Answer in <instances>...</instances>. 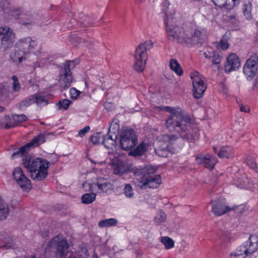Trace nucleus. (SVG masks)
Returning a JSON list of instances; mask_svg holds the SVG:
<instances>
[{
    "label": "nucleus",
    "mask_w": 258,
    "mask_h": 258,
    "mask_svg": "<svg viewBox=\"0 0 258 258\" xmlns=\"http://www.w3.org/2000/svg\"><path fill=\"white\" fill-rule=\"evenodd\" d=\"M170 67L171 70L173 71L177 76H181L183 72V70L178 62L177 60L174 58H171L170 60Z\"/></svg>",
    "instance_id": "obj_30"
},
{
    "label": "nucleus",
    "mask_w": 258,
    "mask_h": 258,
    "mask_svg": "<svg viewBox=\"0 0 258 258\" xmlns=\"http://www.w3.org/2000/svg\"><path fill=\"white\" fill-rule=\"evenodd\" d=\"M9 0H0V11H6L9 8Z\"/></svg>",
    "instance_id": "obj_50"
},
{
    "label": "nucleus",
    "mask_w": 258,
    "mask_h": 258,
    "mask_svg": "<svg viewBox=\"0 0 258 258\" xmlns=\"http://www.w3.org/2000/svg\"><path fill=\"white\" fill-rule=\"evenodd\" d=\"M162 243L164 245L166 249H170L174 245L173 240L168 237H163L161 239Z\"/></svg>",
    "instance_id": "obj_42"
},
{
    "label": "nucleus",
    "mask_w": 258,
    "mask_h": 258,
    "mask_svg": "<svg viewBox=\"0 0 258 258\" xmlns=\"http://www.w3.org/2000/svg\"><path fill=\"white\" fill-rule=\"evenodd\" d=\"M138 143V137L134 130L126 128L122 130L119 136V146L121 149L124 151L132 150Z\"/></svg>",
    "instance_id": "obj_6"
},
{
    "label": "nucleus",
    "mask_w": 258,
    "mask_h": 258,
    "mask_svg": "<svg viewBox=\"0 0 258 258\" xmlns=\"http://www.w3.org/2000/svg\"><path fill=\"white\" fill-rule=\"evenodd\" d=\"M94 184L98 187L99 192H106L110 189L109 184L107 180L103 178H100L96 182L94 183Z\"/></svg>",
    "instance_id": "obj_31"
},
{
    "label": "nucleus",
    "mask_w": 258,
    "mask_h": 258,
    "mask_svg": "<svg viewBox=\"0 0 258 258\" xmlns=\"http://www.w3.org/2000/svg\"><path fill=\"white\" fill-rule=\"evenodd\" d=\"M26 55L27 54L25 53L16 47L15 52L11 54V58L13 62L20 63L26 59Z\"/></svg>",
    "instance_id": "obj_25"
},
{
    "label": "nucleus",
    "mask_w": 258,
    "mask_h": 258,
    "mask_svg": "<svg viewBox=\"0 0 258 258\" xmlns=\"http://www.w3.org/2000/svg\"><path fill=\"white\" fill-rule=\"evenodd\" d=\"M13 177L18 184L24 191H27L31 189L32 185L31 181L24 174L21 167H17L14 168L13 172Z\"/></svg>",
    "instance_id": "obj_10"
},
{
    "label": "nucleus",
    "mask_w": 258,
    "mask_h": 258,
    "mask_svg": "<svg viewBox=\"0 0 258 258\" xmlns=\"http://www.w3.org/2000/svg\"><path fill=\"white\" fill-rule=\"evenodd\" d=\"M251 5L250 4H245L244 5L243 13L247 19H251Z\"/></svg>",
    "instance_id": "obj_45"
},
{
    "label": "nucleus",
    "mask_w": 258,
    "mask_h": 258,
    "mask_svg": "<svg viewBox=\"0 0 258 258\" xmlns=\"http://www.w3.org/2000/svg\"><path fill=\"white\" fill-rule=\"evenodd\" d=\"M234 151L231 147H222L218 153V156L220 158H229L233 156Z\"/></svg>",
    "instance_id": "obj_27"
},
{
    "label": "nucleus",
    "mask_w": 258,
    "mask_h": 258,
    "mask_svg": "<svg viewBox=\"0 0 258 258\" xmlns=\"http://www.w3.org/2000/svg\"><path fill=\"white\" fill-rule=\"evenodd\" d=\"M117 223V221L113 218H110L101 220L98 223V226L100 227H110L116 225Z\"/></svg>",
    "instance_id": "obj_32"
},
{
    "label": "nucleus",
    "mask_w": 258,
    "mask_h": 258,
    "mask_svg": "<svg viewBox=\"0 0 258 258\" xmlns=\"http://www.w3.org/2000/svg\"><path fill=\"white\" fill-rule=\"evenodd\" d=\"M240 66V60L238 56L234 53L229 55L226 59L224 66L225 72L229 74L232 71L236 70Z\"/></svg>",
    "instance_id": "obj_18"
},
{
    "label": "nucleus",
    "mask_w": 258,
    "mask_h": 258,
    "mask_svg": "<svg viewBox=\"0 0 258 258\" xmlns=\"http://www.w3.org/2000/svg\"><path fill=\"white\" fill-rule=\"evenodd\" d=\"M71 62L70 60L66 61L59 74L60 79V85L63 90L70 88L73 81V77L69 64V63Z\"/></svg>",
    "instance_id": "obj_13"
},
{
    "label": "nucleus",
    "mask_w": 258,
    "mask_h": 258,
    "mask_svg": "<svg viewBox=\"0 0 258 258\" xmlns=\"http://www.w3.org/2000/svg\"><path fill=\"white\" fill-rule=\"evenodd\" d=\"M153 45V42L148 40L141 43L137 47L134 55L135 63L134 67L137 72H142L144 70L148 59L147 51L152 48Z\"/></svg>",
    "instance_id": "obj_5"
},
{
    "label": "nucleus",
    "mask_w": 258,
    "mask_h": 258,
    "mask_svg": "<svg viewBox=\"0 0 258 258\" xmlns=\"http://www.w3.org/2000/svg\"><path fill=\"white\" fill-rule=\"evenodd\" d=\"M9 241V237L6 236V233L4 232L0 233V248L8 249L11 245L8 241Z\"/></svg>",
    "instance_id": "obj_35"
},
{
    "label": "nucleus",
    "mask_w": 258,
    "mask_h": 258,
    "mask_svg": "<svg viewBox=\"0 0 258 258\" xmlns=\"http://www.w3.org/2000/svg\"><path fill=\"white\" fill-rule=\"evenodd\" d=\"M230 33L226 32L222 36L219 42H215L216 47L218 49H222V50H226L228 48L229 45L228 43V40L230 39Z\"/></svg>",
    "instance_id": "obj_26"
},
{
    "label": "nucleus",
    "mask_w": 258,
    "mask_h": 258,
    "mask_svg": "<svg viewBox=\"0 0 258 258\" xmlns=\"http://www.w3.org/2000/svg\"><path fill=\"white\" fill-rule=\"evenodd\" d=\"M103 135H102L101 132H98L94 134L90 137V140L94 145H98L101 141L103 142Z\"/></svg>",
    "instance_id": "obj_38"
},
{
    "label": "nucleus",
    "mask_w": 258,
    "mask_h": 258,
    "mask_svg": "<svg viewBox=\"0 0 258 258\" xmlns=\"http://www.w3.org/2000/svg\"><path fill=\"white\" fill-rule=\"evenodd\" d=\"M4 90V89L3 87L0 88V96L2 95V94L3 93Z\"/></svg>",
    "instance_id": "obj_62"
},
{
    "label": "nucleus",
    "mask_w": 258,
    "mask_h": 258,
    "mask_svg": "<svg viewBox=\"0 0 258 258\" xmlns=\"http://www.w3.org/2000/svg\"><path fill=\"white\" fill-rule=\"evenodd\" d=\"M15 36L13 30L5 27L0 28V49H8L12 45Z\"/></svg>",
    "instance_id": "obj_11"
},
{
    "label": "nucleus",
    "mask_w": 258,
    "mask_h": 258,
    "mask_svg": "<svg viewBox=\"0 0 258 258\" xmlns=\"http://www.w3.org/2000/svg\"><path fill=\"white\" fill-rule=\"evenodd\" d=\"M30 150V148H29L27 144H25V145L21 146L20 148H15L14 149L13 153L12 154V158L14 159L16 157H22L23 159L25 158L26 156H30V155H28V151Z\"/></svg>",
    "instance_id": "obj_22"
},
{
    "label": "nucleus",
    "mask_w": 258,
    "mask_h": 258,
    "mask_svg": "<svg viewBox=\"0 0 258 258\" xmlns=\"http://www.w3.org/2000/svg\"><path fill=\"white\" fill-rule=\"evenodd\" d=\"M166 219V215L162 211H160L158 212L156 216L154 217V221L157 224H160L164 222Z\"/></svg>",
    "instance_id": "obj_41"
},
{
    "label": "nucleus",
    "mask_w": 258,
    "mask_h": 258,
    "mask_svg": "<svg viewBox=\"0 0 258 258\" xmlns=\"http://www.w3.org/2000/svg\"><path fill=\"white\" fill-rule=\"evenodd\" d=\"M22 161L23 166L31 173V177L34 180H43L47 176L49 162L47 160L33 158L30 156H26Z\"/></svg>",
    "instance_id": "obj_2"
},
{
    "label": "nucleus",
    "mask_w": 258,
    "mask_h": 258,
    "mask_svg": "<svg viewBox=\"0 0 258 258\" xmlns=\"http://www.w3.org/2000/svg\"><path fill=\"white\" fill-rule=\"evenodd\" d=\"M13 120L16 122H21L28 120V117L24 114H15L13 116Z\"/></svg>",
    "instance_id": "obj_46"
},
{
    "label": "nucleus",
    "mask_w": 258,
    "mask_h": 258,
    "mask_svg": "<svg viewBox=\"0 0 258 258\" xmlns=\"http://www.w3.org/2000/svg\"><path fill=\"white\" fill-rule=\"evenodd\" d=\"M214 5L220 8L225 7L227 5L226 0H212Z\"/></svg>",
    "instance_id": "obj_52"
},
{
    "label": "nucleus",
    "mask_w": 258,
    "mask_h": 258,
    "mask_svg": "<svg viewBox=\"0 0 258 258\" xmlns=\"http://www.w3.org/2000/svg\"><path fill=\"white\" fill-rule=\"evenodd\" d=\"M152 170V172H156L157 169L154 168L151 166H148L145 167H139V168H136L134 171V174L136 176H144L147 173H149V172Z\"/></svg>",
    "instance_id": "obj_29"
},
{
    "label": "nucleus",
    "mask_w": 258,
    "mask_h": 258,
    "mask_svg": "<svg viewBox=\"0 0 258 258\" xmlns=\"http://www.w3.org/2000/svg\"><path fill=\"white\" fill-rule=\"evenodd\" d=\"M164 24L166 35L169 41L178 43H185V30L187 28L184 24L180 27L177 25L172 24L171 20L167 16L164 18Z\"/></svg>",
    "instance_id": "obj_3"
},
{
    "label": "nucleus",
    "mask_w": 258,
    "mask_h": 258,
    "mask_svg": "<svg viewBox=\"0 0 258 258\" xmlns=\"http://www.w3.org/2000/svg\"><path fill=\"white\" fill-rule=\"evenodd\" d=\"M211 59L213 65L220 64L223 59L222 53L220 51L216 50Z\"/></svg>",
    "instance_id": "obj_37"
},
{
    "label": "nucleus",
    "mask_w": 258,
    "mask_h": 258,
    "mask_svg": "<svg viewBox=\"0 0 258 258\" xmlns=\"http://www.w3.org/2000/svg\"><path fill=\"white\" fill-rule=\"evenodd\" d=\"M129 172L128 168L122 162H118L113 170V173L116 175L122 176Z\"/></svg>",
    "instance_id": "obj_28"
},
{
    "label": "nucleus",
    "mask_w": 258,
    "mask_h": 258,
    "mask_svg": "<svg viewBox=\"0 0 258 258\" xmlns=\"http://www.w3.org/2000/svg\"><path fill=\"white\" fill-rule=\"evenodd\" d=\"M258 84V80H254L253 81V87H255Z\"/></svg>",
    "instance_id": "obj_58"
},
{
    "label": "nucleus",
    "mask_w": 258,
    "mask_h": 258,
    "mask_svg": "<svg viewBox=\"0 0 258 258\" xmlns=\"http://www.w3.org/2000/svg\"><path fill=\"white\" fill-rule=\"evenodd\" d=\"M91 258H99L97 254L95 253L92 256Z\"/></svg>",
    "instance_id": "obj_61"
},
{
    "label": "nucleus",
    "mask_w": 258,
    "mask_h": 258,
    "mask_svg": "<svg viewBox=\"0 0 258 258\" xmlns=\"http://www.w3.org/2000/svg\"><path fill=\"white\" fill-rule=\"evenodd\" d=\"M148 145L143 141L136 147V148L131 150L128 154L134 157L141 156L144 155L148 150Z\"/></svg>",
    "instance_id": "obj_21"
},
{
    "label": "nucleus",
    "mask_w": 258,
    "mask_h": 258,
    "mask_svg": "<svg viewBox=\"0 0 258 258\" xmlns=\"http://www.w3.org/2000/svg\"><path fill=\"white\" fill-rule=\"evenodd\" d=\"M4 110H5V107L0 105V112H2L4 111Z\"/></svg>",
    "instance_id": "obj_63"
},
{
    "label": "nucleus",
    "mask_w": 258,
    "mask_h": 258,
    "mask_svg": "<svg viewBox=\"0 0 258 258\" xmlns=\"http://www.w3.org/2000/svg\"><path fill=\"white\" fill-rule=\"evenodd\" d=\"M155 172L151 170L149 173L141 177L138 184L140 189L156 188L159 186L162 183L161 176L155 174Z\"/></svg>",
    "instance_id": "obj_8"
},
{
    "label": "nucleus",
    "mask_w": 258,
    "mask_h": 258,
    "mask_svg": "<svg viewBox=\"0 0 258 258\" xmlns=\"http://www.w3.org/2000/svg\"><path fill=\"white\" fill-rule=\"evenodd\" d=\"M258 70V55L254 53L247 59L243 67V74L248 81H251Z\"/></svg>",
    "instance_id": "obj_9"
},
{
    "label": "nucleus",
    "mask_w": 258,
    "mask_h": 258,
    "mask_svg": "<svg viewBox=\"0 0 258 258\" xmlns=\"http://www.w3.org/2000/svg\"><path fill=\"white\" fill-rule=\"evenodd\" d=\"M70 24L77 23L81 27L86 28L94 25L93 20L88 15H84L83 14H80L79 19L76 20L75 19H71L70 20Z\"/></svg>",
    "instance_id": "obj_19"
},
{
    "label": "nucleus",
    "mask_w": 258,
    "mask_h": 258,
    "mask_svg": "<svg viewBox=\"0 0 258 258\" xmlns=\"http://www.w3.org/2000/svg\"><path fill=\"white\" fill-rule=\"evenodd\" d=\"M35 103L34 95L27 98L19 103V107L20 109H22L24 107H27Z\"/></svg>",
    "instance_id": "obj_36"
},
{
    "label": "nucleus",
    "mask_w": 258,
    "mask_h": 258,
    "mask_svg": "<svg viewBox=\"0 0 258 258\" xmlns=\"http://www.w3.org/2000/svg\"><path fill=\"white\" fill-rule=\"evenodd\" d=\"M215 51L216 50H213L212 49H211V50H206L204 53L205 57L209 59H211Z\"/></svg>",
    "instance_id": "obj_55"
},
{
    "label": "nucleus",
    "mask_w": 258,
    "mask_h": 258,
    "mask_svg": "<svg viewBox=\"0 0 258 258\" xmlns=\"http://www.w3.org/2000/svg\"><path fill=\"white\" fill-rule=\"evenodd\" d=\"M46 140V136L44 133H40L37 136L34 137L30 142L27 143L30 149L39 146L44 143Z\"/></svg>",
    "instance_id": "obj_23"
},
{
    "label": "nucleus",
    "mask_w": 258,
    "mask_h": 258,
    "mask_svg": "<svg viewBox=\"0 0 258 258\" xmlns=\"http://www.w3.org/2000/svg\"><path fill=\"white\" fill-rule=\"evenodd\" d=\"M72 101L67 99H60L56 104L59 110H67L71 105Z\"/></svg>",
    "instance_id": "obj_39"
},
{
    "label": "nucleus",
    "mask_w": 258,
    "mask_h": 258,
    "mask_svg": "<svg viewBox=\"0 0 258 258\" xmlns=\"http://www.w3.org/2000/svg\"><path fill=\"white\" fill-rule=\"evenodd\" d=\"M245 162L251 169L255 170L256 172H257V164L253 158L250 157H247Z\"/></svg>",
    "instance_id": "obj_44"
},
{
    "label": "nucleus",
    "mask_w": 258,
    "mask_h": 258,
    "mask_svg": "<svg viewBox=\"0 0 258 258\" xmlns=\"http://www.w3.org/2000/svg\"><path fill=\"white\" fill-rule=\"evenodd\" d=\"M110 133H108L107 135L104 136L103 138V142H105L106 141H108V140H110L112 143H115V140L117 139V134H113V135H110Z\"/></svg>",
    "instance_id": "obj_47"
},
{
    "label": "nucleus",
    "mask_w": 258,
    "mask_h": 258,
    "mask_svg": "<svg viewBox=\"0 0 258 258\" xmlns=\"http://www.w3.org/2000/svg\"><path fill=\"white\" fill-rule=\"evenodd\" d=\"M164 139L168 141L170 144H174V142L178 139L175 135H168L164 137Z\"/></svg>",
    "instance_id": "obj_51"
},
{
    "label": "nucleus",
    "mask_w": 258,
    "mask_h": 258,
    "mask_svg": "<svg viewBox=\"0 0 258 258\" xmlns=\"http://www.w3.org/2000/svg\"><path fill=\"white\" fill-rule=\"evenodd\" d=\"M11 15L13 17L19 20V22L24 25H31L34 19L31 13L29 11H24L22 9L12 10Z\"/></svg>",
    "instance_id": "obj_14"
},
{
    "label": "nucleus",
    "mask_w": 258,
    "mask_h": 258,
    "mask_svg": "<svg viewBox=\"0 0 258 258\" xmlns=\"http://www.w3.org/2000/svg\"><path fill=\"white\" fill-rule=\"evenodd\" d=\"M118 120L117 119H113L112 122L110 123L109 128V133H113L116 134L119 131V124L118 123Z\"/></svg>",
    "instance_id": "obj_40"
},
{
    "label": "nucleus",
    "mask_w": 258,
    "mask_h": 258,
    "mask_svg": "<svg viewBox=\"0 0 258 258\" xmlns=\"http://www.w3.org/2000/svg\"><path fill=\"white\" fill-rule=\"evenodd\" d=\"M125 196L128 198H132L134 195L133 187L130 184H126L123 188Z\"/></svg>",
    "instance_id": "obj_43"
},
{
    "label": "nucleus",
    "mask_w": 258,
    "mask_h": 258,
    "mask_svg": "<svg viewBox=\"0 0 258 258\" xmlns=\"http://www.w3.org/2000/svg\"><path fill=\"white\" fill-rule=\"evenodd\" d=\"M12 79L13 80V88L14 91H20L21 89V85L20 83L19 82L18 78L15 76H13L12 77Z\"/></svg>",
    "instance_id": "obj_48"
},
{
    "label": "nucleus",
    "mask_w": 258,
    "mask_h": 258,
    "mask_svg": "<svg viewBox=\"0 0 258 258\" xmlns=\"http://www.w3.org/2000/svg\"><path fill=\"white\" fill-rule=\"evenodd\" d=\"M258 249V237L250 235L248 240L242 243L230 255V258H245Z\"/></svg>",
    "instance_id": "obj_4"
},
{
    "label": "nucleus",
    "mask_w": 258,
    "mask_h": 258,
    "mask_svg": "<svg viewBox=\"0 0 258 258\" xmlns=\"http://www.w3.org/2000/svg\"><path fill=\"white\" fill-rule=\"evenodd\" d=\"M90 129L89 126H86L80 130L78 133V136L80 137H83L86 133H87Z\"/></svg>",
    "instance_id": "obj_54"
},
{
    "label": "nucleus",
    "mask_w": 258,
    "mask_h": 258,
    "mask_svg": "<svg viewBox=\"0 0 258 258\" xmlns=\"http://www.w3.org/2000/svg\"><path fill=\"white\" fill-rule=\"evenodd\" d=\"M195 159L199 165L210 170L213 169L217 162V158L209 154L205 155L203 154H199L196 156Z\"/></svg>",
    "instance_id": "obj_15"
},
{
    "label": "nucleus",
    "mask_w": 258,
    "mask_h": 258,
    "mask_svg": "<svg viewBox=\"0 0 258 258\" xmlns=\"http://www.w3.org/2000/svg\"><path fill=\"white\" fill-rule=\"evenodd\" d=\"M10 213L9 206L0 196V221H3L8 217Z\"/></svg>",
    "instance_id": "obj_24"
},
{
    "label": "nucleus",
    "mask_w": 258,
    "mask_h": 258,
    "mask_svg": "<svg viewBox=\"0 0 258 258\" xmlns=\"http://www.w3.org/2000/svg\"><path fill=\"white\" fill-rule=\"evenodd\" d=\"M35 103H36L38 105H41L43 103L47 104L48 101L45 99L43 96H34Z\"/></svg>",
    "instance_id": "obj_49"
},
{
    "label": "nucleus",
    "mask_w": 258,
    "mask_h": 258,
    "mask_svg": "<svg viewBox=\"0 0 258 258\" xmlns=\"http://www.w3.org/2000/svg\"><path fill=\"white\" fill-rule=\"evenodd\" d=\"M213 151H214V152L215 154H218V150H217V147H215V146H213Z\"/></svg>",
    "instance_id": "obj_59"
},
{
    "label": "nucleus",
    "mask_w": 258,
    "mask_h": 258,
    "mask_svg": "<svg viewBox=\"0 0 258 258\" xmlns=\"http://www.w3.org/2000/svg\"><path fill=\"white\" fill-rule=\"evenodd\" d=\"M240 110L241 111L244 112H248L250 110V108L247 105H244L243 104H241L240 106Z\"/></svg>",
    "instance_id": "obj_57"
},
{
    "label": "nucleus",
    "mask_w": 258,
    "mask_h": 258,
    "mask_svg": "<svg viewBox=\"0 0 258 258\" xmlns=\"http://www.w3.org/2000/svg\"><path fill=\"white\" fill-rule=\"evenodd\" d=\"M70 93L72 98H77L80 94V92L75 88H71L70 90Z\"/></svg>",
    "instance_id": "obj_53"
},
{
    "label": "nucleus",
    "mask_w": 258,
    "mask_h": 258,
    "mask_svg": "<svg viewBox=\"0 0 258 258\" xmlns=\"http://www.w3.org/2000/svg\"><path fill=\"white\" fill-rule=\"evenodd\" d=\"M231 210V209L229 207L225 206V204L223 202L218 201L213 204L212 208V212L215 216H220Z\"/></svg>",
    "instance_id": "obj_20"
},
{
    "label": "nucleus",
    "mask_w": 258,
    "mask_h": 258,
    "mask_svg": "<svg viewBox=\"0 0 258 258\" xmlns=\"http://www.w3.org/2000/svg\"><path fill=\"white\" fill-rule=\"evenodd\" d=\"M58 238L54 237L52 239V243L55 245V254L56 257H62L66 256L69 251V243L66 240L62 239L58 241Z\"/></svg>",
    "instance_id": "obj_17"
},
{
    "label": "nucleus",
    "mask_w": 258,
    "mask_h": 258,
    "mask_svg": "<svg viewBox=\"0 0 258 258\" xmlns=\"http://www.w3.org/2000/svg\"><path fill=\"white\" fill-rule=\"evenodd\" d=\"M190 78L192 80L194 97L196 99L201 98L207 88L204 82L200 76L199 73L197 72Z\"/></svg>",
    "instance_id": "obj_12"
},
{
    "label": "nucleus",
    "mask_w": 258,
    "mask_h": 258,
    "mask_svg": "<svg viewBox=\"0 0 258 258\" xmlns=\"http://www.w3.org/2000/svg\"><path fill=\"white\" fill-rule=\"evenodd\" d=\"M230 19H235V16L234 15H231L229 16Z\"/></svg>",
    "instance_id": "obj_64"
},
{
    "label": "nucleus",
    "mask_w": 258,
    "mask_h": 258,
    "mask_svg": "<svg viewBox=\"0 0 258 258\" xmlns=\"http://www.w3.org/2000/svg\"><path fill=\"white\" fill-rule=\"evenodd\" d=\"M220 238L221 239L223 242H227L230 240V237L227 234H223L222 235H221L220 237Z\"/></svg>",
    "instance_id": "obj_56"
},
{
    "label": "nucleus",
    "mask_w": 258,
    "mask_h": 258,
    "mask_svg": "<svg viewBox=\"0 0 258 258\" xmlns=\"http://www.w3.org/2000/svg\"><path fill=\"white\" fill-rule=\"evenodd\" d=\"M2 125L6 129H9L15 127L16 123L12 121V119L9 115H5L2 121Z\"/></svg>",
    "instance_id": "obj_34"
},
{
    "label": "nucleus",
    "mask_w": 258,
    "mask_h": 258,
    "mask_svg": "<svg viewBox=\"0 0 258 258\" xmlns=\"http://www.w3.org/2000/svg\"><path fill=\"white\" fill-rule=\"evenodd\" d=\"M185 43H189L192 45L202 44L208 38L207 30L205 29H193L188 27L185 30Z\"/></svg>",
    "instance_id": "obj_7"
},
{
    "label": "nucleus",
    "mask_w": 258,
    "mask_h": 258,
    "mask_svg": "<svg viewBox=\"0 0 258 258\" xmlns=\"http://www.w3.org/2000/svg\"><path fill=\"white\" fill-rule=\"evenodd\" d=\"M157 107L170 113L169 117L166 120V127L170 132L176 133L183 140L188 142H192L195 140L196 133L190 125L191 118L182 109L171 106Z\"/></svg>",
    "instance_id": "obj_1"
},
{
    "label": "nucleus",
    "mask_w": 258,
    "mask_h": 258,
    "mask_svg": "<svg viewBox=\"0 0 258 258\" xmlns=\"http://www.w3.org/2000/svg\"><path fill=\"white\" fill-rule=\"evenodd\" d=\"M232 1L233 2L234 6H235L236 5H237L239 3V0H232Z\"/></svg>",
    "instance_id": "obj_60"
},
{
    "label": "nucleus",
    "mask_w": 258,
    "mask_h": 258,
    "mask_svg": "<svg viewBox=\"0 0 258 258\" xmlns=\"http://www.w3.org/2000/svg\"><path fill=\"white\" fill-rule=\"evenodd\" d=\"M96 195L93 192L84 194L82 197V202L85 204H90L96 200Z\"/></svg>",
    "instance_id": "obj_33"
},
{
    "label": "nucleus",
    "mask_w": 258,
    "mask_h": 258,
    "mask_svg": "<svg viewBox=\"0 0 258 258\" xmlns=\"http://www.w3.org/2000/svg\"><path fill=\"white\" fill-rule=\"evenodd\" d=\"M36 46L37 42L30 37L22 38L16 44V48H18L26 54L33 51Z\"/></svg>",
    "instance_id": "obj_16"
}]
</instances>
